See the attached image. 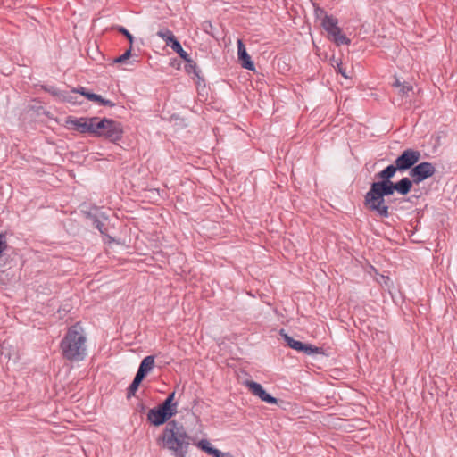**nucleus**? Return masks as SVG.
<instances>
[{
    "mask_svg": "<svg viewBox=\"0 0 457 457\" xmlns=\"http://www.w3.org/2000/svg\"><path fill=\"white\" fill-rule=\"evenodd\" d=\"M245 385L252 394L258 396L262 401L270 404L278 403V399L268 394L261 384L254 381H246Z\"/></svg>",
    "mask_w": 457,
    "mask_h": 457,
    "instance_id": "nucleus-12",
    "label": "nucleus"
},
{
    "mask_svg": "<svg viewBox=\"0 0 457 457\" xmlns=\"http://www.w3.org/2000/svg\"><path fill=\"white\" fill-rule=\"evenodd\" d=\"M86 97L94 102H98L101 105L113 107L115 104L110 100L103 98L100 95L95 93L86 94Z\"/></svg>",
    "mask_w": 457,
    "mask_h": 457,
    "instance_id": "nucleus-19",
    "label": "nucleus"
},
{
    "mask_svg": "<svg viewBox=\"0 0 457 457\" xmlns=\"http://www.w3.org/2000/svg\"><path fill=\"white\" fill-rule=\"evenodd\" d=\"M168 46H170L175 53H177L181 59H183L187 63H189L190 65H194L195 68V62L190 58L189 54L182 48L180 43L178 39L172 41L171 44H170Z\"/></svg>",
    "mask_w": 457,
    "mask_h": 457,
    "instance_id": "nucleus-17",
    "label": "nucleus"
},
{
    "mask_svg": "<svg viewBox=\"0 0 457 457\" xmlns=\"http://www.w3.org/2000/svg\"><path fill=\"white\" fill-rule=\"evenodd\" d=\"M237 55H238V60L241 62V65L243 68L249 70V71L254 70V68H255L254 63L251 60V57L248 54L242 39L237 40Z\"/></svg>",
    "mask_w": 457,
    "mask_h": 457,
    "instance_id": "nucleus-14",
    "label": "nucleus"
},
{
    "mask_svg": "<svg viewBox=\"0 0 457 457\" xmlns=\"http://www.w3.org/2000/svg\"><path fill=\"white\" fill-rule=\"evenodd\" d=\"M97 117H80L75 118L73 116H68L66 118V126L72 130L78 131L81 134H89L97 132L95 130Z\"/></svg>",
    "mask_w": 457,
    "mask_h": 457,
    "instance_id": "nucleus-7",
    "label": "nucleus"
},
{
    "mask_svg": "<svg viewBox=\"0 0 457 457\" xmlns=\"http://www.w3.org/2000/svg\"><path fill=\"white\" fill-rule=\"evenodd\" d=\"M173 412H169L162 406L152 408L147 414V420L154 426H161L166 423L171 417Z\"/></svg>",
    "mask_w": 457,
    "mask_h": 457,
    "instance_id": "nucleus-11",
    "label": "nucleus"
},
{
    "mask_svg": "<svg viewBox=\"0 0 457 457\" xmlns=\"http://www.w3.org/2000/svg\"><path fill=\"white\" fill-rule=\"evenodd\" d=\"M397 171H399V170L396 168L395 163L386 166L384 170L375 175V178L378 180L372 182L370 186L389 189L393 184L391 179Z\"/></svg>",
    "mask_w": 457,
    "mask_h": 457,
    "instance_id": "nucleus-9",
    "label": "nucleus"
},
{
    "mask_svg": "<svg viewBox=\"0 0 457 457\" xmlns=\"http://www.w3.org/2000/svg\"><path fill=\"white\" fill-rule=\"evenodd\" d=\"M210 455L213 457H228V453H222L221 451L213 448Z\"/></svg>",
    "mask_w": 457,
    "mask_h": 457,
    "instance_id": "nucleus-27",
    "label": "nucleus"
},
{
    "mask_svg": "<svg viewBox=\"0 0 457 457\" xmlns=\"http://www.w3.org/2000/svg\"><path fill=\"white\" fill-rule=\"evenodd\" d=\"M280 335L283 337L285 342L289 347L298 352H303L307 355L318 353L320 349L312 345L304 344L301 341L295 340L293 337L284 333V330L280 331Z\"/></svg>",
    "mask_w": 457,
    "mask_h": 457,
    "instance_id": "nucleus-10",
    "label": "nucleus"
},
{
    "mask_svg": "<svg viewBox=\"0 0 457 457\" xmlns=\"http://www.w3.org/2000/svg\"><path fill=\"white\" fill-rule=\"evenodd\" d=\"M442 138H445V134H443V135H438V136L436 137V142H437V144H438V145H440V140H441Z\"/></svg>",
    "mask_w": 457,
    "mask_h": 457,
    "instance_id": "nucleus-34",
    "label": "nucleus"
},
{
    "mask_svg": "<svg viewBox=\"0 0 457 457\" xmlns=\"http://www.w3.org/2000/svg\"><path fill=\"white\" fill-rule=\"evenodd\" d=\"M434 172H435V168L430 164V171H429L430 177H432Z\"/></svg>",
    "mask_w": 457,
    "mask_h": 457,
    "instance_id": "nucleus-35",
    "label": "nucleus"
},
{
    "mask_svg": "<svg viewBox=\"0 0 457 457\" xmlns=\"http://www.w3.org/2000/svg\"><path fill=\"white\" fill-rule=\"evenodd\" d=\"M210 455L213 457H228V453H222L221 451L213 448Z\"/></svg>",
    "mask_w": 457,
    "mask_h": 457,
    "instance_id": "nucleus-28",
    "label": "nucleus"
},
{
    "mask_svg": "<svg viewBox=\"0 0 457 457\" xmlns=\"http://www.w3.org/2000/svg\"><path fill=\"white\" fill-rule=\"evenodd\" d=\"M71 93L72 94L79 93L80 95L86 96V94H88L89 92H87L85 87H80L79 89L72 90Z\"/></svg>",
    "mask_w": 457,
    "mask_h": 457,
    "instance_id": "nucleus-30",
    "label": "nucleus"
},
{
    "mask_svg": "<svg viewBox=\"0 0 457 457\" xmlns=\"http://www.w3.org/2000/svg\"><path fill=\"white\" fill-rule=\"evenodd\" d=\"M132 46H129V49L125 51V53L119 57L114 59L115 63H123L125 61H127L132 54H131Z\"/></svg>",
    "mask_w": 457,
    "mask_h": 457,
    "instance_id": "nucleus-23",
    "label": "nucleus"
},
{
    "mask_svg": "<svg viewBox=\"0 0 457 457\" xmlns=\"http://www.w3.org/2000/svg\"><path fill=\"white\" fill-rule=\"evenodd\" d=\"M321 24L337 46L349 45L351 43V40L342 33L341 29L338 27V20L334 16L325 14Z\"/></svg>",
    "mask_w": 457,
    "mask_h": 457,
    "instance_id": "nucleus-6",
    "label": "nucleus"
},
{
    "mask_svg": "<svg viewBox=\"0 0 457 457\" xmlns=\"http://www.w3.org/2000/svg\"><path fill=\"white\" fill-rule=\"evenodd\" d=\"M420 159V153L408 148L404 150L395 161L399 172L403 173L414 166Z\"/></svg>",
    "mask_w": 457,
    "mask_h": 457,
    "instance_id": "nucleus-8",
    "label": "nucleus"
},
{
    "mask_svg": "<svg viewBox=\"0 0 457 457\" xmlns=\"http://www.w3.org/2000/svg\"><path fill=\"white\" fill-rule=\"evenodd\" d=\"M338 72L345 79L350 78V76L346 72V69L342 66V64H337Z\"/></svg>",
    "mask_w": 457,
    "mask_h": 457,
    "instance_id": "nucleus-29",
    "label": "nucleus"
},
{
    "mask_svg": "<svg viewBox=\"0 0 457 457\" xmlns=\"http://www.w3.org/2000/svg\"><path fill=\"white\" fill-rule=\"evenodd\" d=\"M97 132L93 133L92 136L97 137H104L111 142H117L121 139L123 134L122 125L112 119L97 117L96 129Z\"/></svg>",
    "mask_w": 457,
    "mask_h": 457,
    "instance_id": "nucleus-4",
    "label": "nucleus"
},
{
    "mask_svg": "<svg viewBox=\"0 0 457 457\" xmlns=\"http://www.w3.org/2000/svg\"><path fill=\"white\" fill-rule=\"evenodd\" d=\"M143 379H144L143 378H141L136 374L132 383L129 385V386L128 388V394H127L128 398H129L135 395V393L138 389V386L141 384V382L143 381Z\"/></svg>",
    "mask_w": 457,
    "mask_h": 457,
    "instance_id": "nucleus-21",
    "label": "nucleus"
},
{
    "mask_svg": "<svg viewBox=\"0 0 457 457\" xmlns=\"http://www.w3.org/2000/svg\"><path fill=\"white\" fill-rule=\"evenodd\" d=\"M392 195L390 191L386 188L370 186V190L364 196V205L370 211L375 212L380 218H388L389 201L386 197Z\"/></svg>",
    "mask_w": 457,
    "mask_h": 457,
    "instance_id": "nucleus-3",
    "label": "nucleus"
},
{
    "mask_svg": "<svg viewBox=\"0 0 457 457\" xmlns=\"http://www.w3.org/2000/svg\"><path fill=\"white\" fill-rule=\"evenodd\" d=\"M395 87H402L400 81L398 79H395V82L394 83Z\"/></svg>",
    "mask_w": 457,
    "mask_h": 457,
    "instance_id": "nucleus-36",
    "label": "nucleus"
},
{
    "mask_svg": "<svg viewBox=\"0 0 457 457\" xmlns=\"http://www.w3.org/2000/svg\"><path fill=\"white\" fill-rule=\"evenodd\" d=\"M156 35L162 39H163L167 46H169L172 43V41L177 39L172 31L166 28L158 30Z\"/></svg>",
    "mask_w": 457,
    "mask_h": 457,
    "instance_id": "nucleus-20",
    "label": "nucleus"
},
{
    "mask_svg": "<svg viewBox=\"0 0 457 457\" xmlns=\"http://www.w3.org/2000/svg\"><path fill=\"white\" fill-rule=\"evenodd\" d=\"M93 225L96 228H97L100 232H103L104 223L101 222L96 217H93Z\"/></svg>",
    "mask_w": 457,
    "mask_h": 457,
    "instance_id": "nucleus-26",
    "label": "nucleus"
},
{
    "mask_svg": "<svg viewBox=\"0 0 457 457\" xmlns=\"http://www.w3.org/2000/svg\"><path fill=\"white\" fill-rule=\"evenodd\" d=\"M62 100L66 101V102H69V103H73L75 104L76 102L74 101V96L73 95H71V93L69 92H63L62 93Z\"/></svg>",
    "mask_w": 457,
    "mask_h": 457,
    "instance_id": "nucleus-25",
    "label": "nucleus"
},
{
    "mask_svg": "<svg viewBox=\"0 0 457 457\" xmlns=\"http://www.w3.org/2000/svg\"><path fill=\"white\" fill-rule=\"evenodd\" d=\"M410 176L413 183H420L428 178V162H423L411 168Z\"/></svg>",
    "mask_w": 457,
    "mask_h": 457,
    "instance_id": "nucleus-13",
    "label": "nucleus"
},
{
    "mask_svg": "<svg viewBox=\"0 0 457 457\" xmlns=\"http://www.w3.org/2000/svg\"><path fill=\"white\" fill-rule=\"evenodd\" d=\"M117 29L120 34L127 37V39L129 41L130 46H132L134 42V37L129 33V31L126 28L121 26L118 27Z\"/></svg>",
    "mask_w": 457,
    "mask_h": 457,
    "instance_id": "nucleus-24",
    "label": "nucleus"
},
{
    "mask_svg": "<svg viewBox=\"0 0 457 457\" xmlns=\"http://www.w3.org/2000/svg\"><path fill=\"white\" fill-rule=\"evenodd\" d=\"M154 368V356L148 355L145 357L137 370V375L145 378L147 374Z\"/></svg>",
    "mask_w": 457,
    "mask_h": 457,
    "instance_id": "nucleus-16",
    "label": "nucleus"
},
{
    "mask_svg": "<svg viewBox=\"0 0 457 457\" xmlns=\"http://www.w3.org/2000/svg\"><path fill=\"white\" fill-rule=\"evenodd\" d=\"M410 89H411V87H410L409 86L403 85V86L401 87L400 91L404 95V94H405V93H407Z\"/></svg>",
    "mask_w": 457,
    "mask_h": 457,
    "instance_id": "nucleus-33",
    "label": "nucleus"
},
{
    "mask_svg": "<svg viewBox=\"0 0 457 457\" xmlns=\"http://www.w3.org/2000/svg\"><path fill=\"white\" fill-rule=\"evenodd\" d=\"M97 132L93 133L92 136L97 137H104L111 142H117L121 139L123 134L122 125L112 119L97 117L96 129Z\"/></svg>",
    "mask_w": 457,
    "mask_h": 457,
    "instance_id": "nucleus-5",
    "label": "nucleus"
},
{
    "mask_svg": "<svg viewBox=\"0 0 457 457\" xmlns=\"http://www.w3.org/2000/svg\"><path fill=\"white\" fill-rule=\"evenodd\" d=\"M48 91L53 94L54 96H58L60 97H62V93L59 92L56 88L54 87H51L50 89H48Z\"/></svg>",
    "mask_w": 457,
    "mask_h": 457,
    "instance_id": "nucleus-31",
    "label": "nucleus"
},
{
    "mask_svg": "<svg viewBox=\"0 0 457 457\" xmlns=\"http://www.w3.org/2000/svg\"><path fill=\"white\" fill-rule=\"evenodd\" d=\"M175 398V392L170 393L167 398L162 402V403L159 404L162 408H164L169 412H173V415L177 413L178 403H173Z\"/></svg>",
    "mask_w": 457,
    "mask_h": 457,
    "instance_id": "nucleus-18",
    "label": "nucleus"
},
{
    "mask_svg": "<svg viewBox=\"0 0 457 457\" xmlns=\"http://www.w3.org/2000/svg\"><path fill=\"white\" fill-rule=\"evenodd\" d=\"M158 445L171 453L174 457H186L190 445L195 444L186 428L177 420L169 421L157 438Z\"/></svg>",
    "mask_w": 457,
    "mask_h": 457,
    "instance_id": "nucleus-1",
    "label": "nucleus"
},
{
    "mask_svg": "<svg viewBox=\"0 0 457 457\" xmlns=\"http://www.w3.org/2000/svg\"><path fill=\"white\" fill-rule=\"evenodd\" d=\"M64 359L70 361H81L87 356V337L82 327L76 323L70 327L60 343Z\"/></svg>",
    "mask_w": 457,
    "mask_h": 457,
    "instance_id": "nucleus-2",
    "label": "nucleus"
},
{
    "mask_svg": "<svg viewBox=\"0 0 457 457\" xmlns=\"http://www.w3.org/2000/svg\"><path fill=\"white\" fill-rule=\"evenodd\" d=\"M412 183L413 182L409 178L405 177L401 179L398 182H393L388 190L392 195L396 191L399 194L405 195L411 191Z\"/></svg>",
    "mask_w": 457,
    "mask_h": 457,
    "instance_id": "nucleus-15",
    "label": "nucleus"
},
{
    "mask_svg": "<svg viewBox=\"0 0 457 457\" xmlns=\"http://www.w3.org/2000/svg\"><path fill=\"white\" fill-rule=\"evenodd\" d=\"M187 71H190L191 70H193L194 73L195 75H198L197 71H196L197 70L196 64H195V68L194 65H192V64L190 65L189 63H187Z\"/></svg>",
    "mask_w": 457,
    "mask_h": 457,
    "instance_id": "nucleus-32",
    "label": "nucleus"
},
{
    "mask_svg": "<svg viewBox=\"0 0 457 457\" xmlns=\"http://www.w3.org/2000/svg\"><path fill=\"white\" fill-rule=\"evenodd\" d=\"M195 444L204 452L207 453L208 454L212 453V451L214 447L212 446L211 443L207 439H202L199 442Z\"/></svg>",
    "mask_w": 457,
    "mask_h": 457,
    "instance_id": "nucleus-22",
    "label": "nucleus"
}]
</instances>
